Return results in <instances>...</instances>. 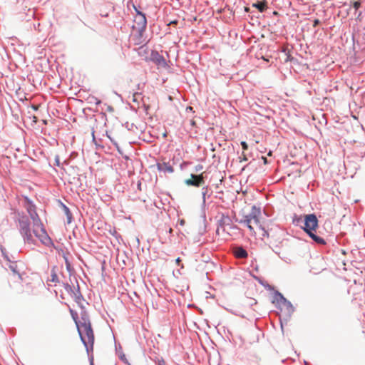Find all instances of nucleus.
<instances>
[{"label": "nucleus", "mask_w": 365, "mask_h": 365, "mask_svg": "<svg viewBox=\"0 0 365 365\" xmlns=\"http://www.w3.org/2000/svg\"><path fill=\"white\" fill-rule=\"evenodd\" d=\"M77 331L81 341L86 348L90 365H94L93 356V354H91V352L92 353L93 351L94 344V333L91 324L81 325L77 328Z\"/></svg>", "instance_id": "f257e3e1"}, {"label": "nucleus", "mask_w": 365, "mask_h": 365, "mask_svg": "<svg viewBox=\"0 0 365 365\" xmlns=\"http://www.w3.org/2000/svg\"><path fill=\"white\" fill-rule=\"evenodd\" d=\"M18 230L25 244L36 245L37 241L33 236L31 220L27 215H22L17 220Z\"/></svg>", "instance_id": "f03ea898"}, {"label": "nucleus", "mask_w": 365, "mask_h": 365, "mask_svg": "<svg viewBox=\"0 0 365 365\" xmlns=\"http://www.w3.org/2000/svg\"><path fill=\"white\" fill-rule=\"evenodd\" d=\"M272 302L273 304H276L277 307H278V306L281 304L285 307L287 319H289L295 311V308L294 307L291 302L287 299L284 297V295L277 290L274 291Z\"/></svg>", "instance_id": "7ed1b4c3"}, {"label": "nucleus", "mask_w": 365, "mask_h": 365, "mask_svg": "<svg viewBox=\"0 0 365 365\" xmlns=\"http://www.w3.org/2000/svg\"><path fill=\"white\" fill-rule=\"evenodd\" d=\"M319 227V220L314 213L304 215V225L302 229L306 232L315 231Z\"/></svg>", "instance_id": "20e7f679"}, {"label": "nucleus", "mask_w": 365, "mask_h": 365, "mask_svg": "<svg viewBox=\"0 0 365 365\" xmlns=\"http://www.w3.org/2000/svg\"><path fill=\"white\" fill-rule=\"evenodd\" d=\"M135 25L132 26L133 29H136L138 34V38H141L147 26V19L145 14L143 12L137 14L134 19Z\"/></svg>", "instance_id": "39448f33"}, {"label": "nucleus", "mask_w": 365, "mask_h": 365, "mask_svg": "<svg viewBox=\"0 0 365 365\" xmlns=\"http://www.w3.org/2000/svg\"><path fill=\"white\" fill-rule=\"evenodd\" d=\"M41 233L39 234L35 229H33L34 235L36 237H37L40 242L46 247H54V244L51 240V238L48 235L43 225L41 223Z\"/></svg>", "instance_id": "423d86ee"}, {"label": "nucleus", "mask_w": 365, "mask_h": 365, "mask_svg": "<svg viewBox=\"0 0 365 365\" xmlns=\"http://www.w3.org/2000/svg\"><path fill=\"white\" fill-rule=\"evenodd\" d=\"M149 60L154 63L158 66L163 68H167L168 66V63L163 56L160 55L156 50H152L149 56Z\"/></svg>", "instance_id": "0eeeda50"}, {"label": "nucleus", "mask_w": 365, "mask_h": 365, "mask_svg": "<svg viewBox=\"0 0 365 365\" xmlns=\"http://www.w3.org/2000/svg\"><path fill=\"white\" fill-rule=\"evenodd\" d=\"M190 179H186L185 183L188 186H194L199 187L205 184V179L203 173L201 174H191Z\"/></svg>", "instance_id": "6e6552de"}, {"label": "nucleus", "mask_w": 365, "mask_h": 365, "mask_svg": "<svg viewBox=\"0 0 365 365\" xmlns=\"http://www.w3.org/2000/svg\"><path fill=\"white\" fill-rule=\"evenodd\" d=\"M261 215V207L253 205L250 212L246 216L251 220H253L256 224L259 223V217Z\"/></svg>", "instance_id": "1a4fd4ad"}, {"label": "nucleus", "mask_w": 365, "mask_h": 365, "mask_svg": "<svg viewBox=\"0 0 365 365\" xmlns=\"http://www.w3.org/2000/svg\"><path fill=\"white\" fill-rule=\"evenodd\" d=\"M233 254L238 259H246L248 257L247 251L242 246H237L233 250Z\"/></svg>", "instance_id": "9d476101"}, {"label": "nucleus", "mask_w": 365, "mask_h": 365, "mask_svg": "<svg viewBox=\"0 0 365 365\" xmlns=\"http://www.w3.org/2000/svg\"><path fill=\"white\" fill-rule=\"evenodd\" d=\"M30 203L31 205L27 208L28 212L30 215L31 218L33 220L34 225H37V222H39L41 225V222L35 210V205H33L31 202H30Z\"/></svg>", "instance_id": "9b49d317"}, {"label": "nucleus", "mask_w": 365, "mask_h": 365, "mask_svg": "<svg viewBox=\"0 0 365 365\" xmlns=\"http://www.w3.org/2000/svg\"><path fill=\"white\" fill-rule=\"evenodd\" d=\"M157 168L159 171L168 172L169 173H173L174 172L173 167L170 164V163L163 162L162 163H157Z\"/></svg>", "instance_id": "f8f14e48"}, {"label": "nucleus", "mask_w": 365, "mask_h": 365, "mask_svg": "<svg viewBox=\"0 0 365 365\" xmlns=\"http://www.w3.org/2000/svg\"><path fill=\"white\" fill-rule=\"evenodd\" d=\"M308 236L318 245H325L327 244L325 240L322 237L317 235L312 231L310 232L307 233Z\"/></svg>", "instance_id": "ddd939ff"}, {"label": "nucleus", "mask_w": 365, "mask_h": 365, "mask_svg": "<svg viewBox=\"0 0 365 365\" xmlns=\"http://www.w3.org/2000/svg\"><path fill=\"white\" fill-rule=\"evenodd\" d=\"M71 296L74 299L77 304H80V301H84V297L81 292L79 284H77V287L74 289L73 292Z\"/></svg>", "instance_id": "4468645a"}, {"label": "nucleus", "mask_w": 365, "mask_h": 365, "mask_svg": "<svg viewBox=\"0 0 365 365\" xmlns=\"http://www.w3.org/2000/svg\"><path fill=\"white\" fill-rule=\"evenodd\" d=\"M212 194V191L208 187V186H203L202 187V206L205 207L206 205V197H210Z\"/></svg>", "instance_id": "2eb2a0df"}, {"label": "nucleus", "mask_w": 365, "mask_h": 365, "mask_svg": "<svg viewBox=\"0 0 365 365\" xmlns=\"http://www.w3.org/2000/svg\"><path fill=\"white\" fill-rule=\"evenodd\" d=\"M91 324L90 317L87 311L81 312V320L79 327Z\"/></svg>", "instance_id": "dca6fc26"}, {"label": "nucleus", "mask_w": 365, "mask_h": 365, "mask_svg": "<svg viewBox=\"0 0 365 365\" xmlns=\"http://www.w3.org/2000/svg\"><path fill=\"white\" fill-rule=\"evenodd\" d=\"M59 202L61 204V208L63 209L65 215H66L67 223L68 224L71 223L72 220H73V216H72V213H71L69 207L68 206H66L64 203H63L62 202L59 201Z\"/></svg>", "instance_id": "f3484780"}, {"label": "nucleus", "mask_w": 365, "mask_h": 365, "mask_svg": "<svg viewBox=\"0 0 365 365\" xmlns=\"http://www.w3.org/2000/svg\"><path fill=\"white\" fill-rule=\"evenodd\" d=\"M292 224L294 226L299 227L302 229V227L304 225V216L302 215H297V214H294L292 217Z\"/></svg>", "instance_id": "a211bd4d"}, {"label": "nucleus", "mask_w": 365, "mask_h": 365, "mask_svg": "<svg viewBox=\"0 0 365 365\" xmlns=\"http://www.w3.org/2000/svg\"><path fill=\"white\" fill-rule=\"evenodd\" d=\"M252 220L250 219L247 216H244L242 219L237 220L236 219L235 221L240 224H244L250 231L254 230L253 227L250 225V222Z\"/></svg>", "instance_id": "6ab92c4d"}, {"label": "nucleus", "mask_w": 365, "mask_h": 365, "mask_svg": "<svg viewBox=\"0 0 365 365\" xmlns=\"http://www.w3.org/2000/svg\"><path fill=\"white\" fill-rule=\"evenodd\" d=\"M252 7L256 8L259 12L262 13L267 9V3L265 1H257L252 4Z\"/></svg>", "instance_id": "aec40b11"}, {"label": "nucleus", "mask_w": 365, "mask_h": 365, "mask_svg": "<svg viewBox=\"0 0 365 365\" xmlns=\"http://www.w3.org/2000/svg\"><path fill=\"white\" fill-rule=\"evenodd\" d=\"M282 53L284 56V63H287V62L295 63L297 61V59L294 58V57H292L290 55L289 52L286 51L285 49L282 51Z\"/></svg>", "instance_id": "412c9836"}, {"label": "nucleus", "mask_w": 365, "mask_h": 365, "mask_svg": "<svg viewBox=\"0 0 365 365\" xmlns=\"http://www.w3.org/2000/svg\"><path fill=\"white\" fill-rule=\"evenodd\" d=\"M10 270L14 274L19 276V278H21V274L19 272V270L18 269V266L16 264V262H11L9 266Z\"/></svg>", "instance_id": "4be33fe9"}, {"label": "nucleus", "mask_w": 365, "mask_h": 365, "mask_svg": "<svg viewBox=\"0 0 365 365\" xmlns=\"http://www.w3.org/2000/svg\"><path fill=\"white\" fill-rule=\"evenodd\" d=\"M69 312L71 313L73 320L74 321V322L76 324V327L78 328L79 327V324H80V320L78 319V313L72 309H69Z\"/></svg>", "instance_id": "5701e85b"}, {"label": "nucleus", "mask_w": 365, "mask_h": 365, "mask_svg": "<svg viewBox=\"0 0 365 365\" xmlns=\"http://www.w3.org/2000/svg\"><path fill=\"white\" fill-rule=\"evenodd\" d=\"M259 229L262 231V236L263 237H269L271 236V232H272V229H265V227L264 226H262V225H259Z\"/></svg>", "instance_id": "b1692460"}, {"label": "nucleus", "mask_w": 365, "mask_h": 365, "mask_svg": "<svg viewBox=\"0 0 365 365\" xmlns=\"http://www.w3.org/2000/svg\"><path fill=\"white\" fill-rule=\"evenodd\" d=\"M51 281L55 283L59 282L58 277L55 272V267L51 269Z\"/></svg>", "instance_id": "393cba45"}, {"label": "nucleus", "mask_w": 365, "mask_h": 365, "mask_svg": "<svg viewBox=\"0 0 365 365\" xmlns=\"http://www.w3.org/2000/svg\"><path fill=\"white\" fill-rule=\"evenodd\" d=\"M63 287H64V289L66 290V292L71 295L72 294V292H73V290L75 289V287H73L72 286H71L68 283H64L63 282Z\"/></svg>", "instance_id": "a878e982"}, {"label": "nucleus", "mask_w": 365, "mask_h": 365, "mask_svg": "<svg viewBox=\"0 0 365 365\" xmlns=\"http://www.w3.org/2000/svg\"><path fill=\"white\" fill-rule=\"evenodd\" d=\"M154 361L156 365H166V363L163 357H156L155 359H154Z\"/></svg>", "instance_id": "bb28decb"}, {"label": "nucleus", "mask_w": 365, "mask_h": 365, "mask_svg": "<svg viewBox=\"0 0 365 365\" xmlns=\"http://www.w3.org/2000/svg\"><path fill=\"white\" fill-rule=\"evenodd\" d=\"M361 1H354L352 4L353 8L356 11L361 7Z\"/></svg>", "instance_id": "cd10ccee"}, {"label": "nucleus", "mask_w": 365, "mask_h": 365, "mask_svg": "<svg viewBox=\"0 0 365 365\" xmlns=\"http://www.w3.org/2000/svg\"><path fill=\"white\" fill-rule=\"evenodd\" d=\"M92 141L95 143V145L98 147V146H100L98 143H97V140L96 139V137H95V130H94V128H92Z\"/></svg>", "instance_id": "c85d7f7f"}, {"label": "nucleus", "mask_w": 365, "mask_h": 365, "mask_svg": "<svg viewBox=\"0 0 365 365\" xmlns=\"http://www.w3.org/2000/svg\"><path fill=\"white\" fill-rule=\"evenodd\" d=\"M140 95H141V93H138V92L134 93L133 95V102H138L137 97L140 96Z\"/></svg>", "instance_id": "c756f323"}, {"label": "nucleus", "mask_w": 365, "mask_h": 365, "mask_svg": "<svg viewBox=\"0 0 365 365\" xmlns=\"http://www.w3.org/2000/svg\"><path fill=\"white\" fill-rule=\"evenodd\" d=\"M241 146L243 151L247 150L248 149V144L245 141L241 142Z\"/></svg>", "instance_id": "7c9ffc66"}, {"label": "nucleus", "mask_w": 365, "mask_h": 365, "mask_svg": "<svg viewBox=\"0 0 365 365\" xmlns=\"http://www.w3.org/2000/svg\"><path fill=\"white\" fill-rule=\"evenodd\" d=\"M143 108L146 114H148V110L150 109V106L145 103H143Z\"/></svg>", "instance_id": "2f4dec72"}, {"label": "nucleus", "mask_w": 365, "mask_h": 365, "mask_svg": "<svg viewBox=\"0 0 365 365\" xmlns=\"http://www.w3.org/2000/svg\"><path fill=\"white\" fill-rule=\"evenodd\" d=\"M320 24H321L320 20H319V19H314V21H313V26H314V27H317V26H318Z\"/></svg>", "instance_id": "473e14b6"}, {"label": "nucleus", "mask_w": 365, "mask_h": 365, "mask_svg": "<svg viewBox=\"0 0 365 365\" xmlns=\"http://www.w3.org/2000/svg\"><path fill=\"white\" fill-rule=\"evenodd\" d=\"M55 165L60 166V158L58 155L55 156Z\"/></svg>", "instance_id": "72a5a7b5"}, {"label": "nucleus", "mask_w": 365, "mask_h": 365, "mask_svg": "<svg viewBox=\"0 0 365 365\" xmlns=\"http://www.w3.org/2000/svg\"><path fill=\"white\" fill-rule=\"evenodd\" d=\"M78 307H80V309H81V312L86 311L85 306H84V305H83V304L82 303V301H80V304H78Z\"/></svg>", "instance_id": "f704fd0d"}, {"label": "nucleus", "mask_w": 365, "mask_h": 365, "mask_svg": "<svg viewBox=\"0 0 365 365\" xmlns=\"http://www.w3.org/2000/svg\"><path fill=\"white\" fill-rule=\"evenodd\" d=\"M2 251V254L4 256V258L11 263V262H13L10 257L4 252V250H1Z\"/></svg>", "instance_id": "c9c22d12"}, {"label": "nucleus", "mask_w": 365, "mask_h": 365, "mask_svg": "<svg viewBox=\"0 0 365 365\" xmlns=\"http://www.w3.org/2000/svg\"><path fill=\"white\" fill-rule=\"evenodd\" d=\"M239 158H240V163H242L243 161H247L248 160L247 156L245 154H243V157L242 158L240 157Z\"/></svg>", "instance_id": "e433bc0d"}, {"label": "nucleus", "mask_w": 365, "mask_h": 365, "mask_svg": "<svg viewBox=\"0 0 365 365\" xmlns=\"http://www.w3.org/2000/svg\"><path fill=\"white\" fill-rule=\"evenodd\" d=\"M119 358H120V359L121 361H127L126 357H125V354H120V355L119 356Z\"/></svg>", "instance_id": "4c0bfd02"}, {"label": "nucleus", "mask_w": 365, "mask_h": 365, "mask_svg": "<svg viewBox=\"0 0 365 365\" xmlns=\"http://www.w3.org/2000/svg\"><path fill=\"white\" fill-rule=\"evenodd\" d=\"M178 23V20H173V21H171L169 24H168V26H170V25H174V26H176Z\"/></svg>", "instance_id": "58836bf2"}, {"label": "nucleus", "mask_w": 365, "mask_h": 365, "mask_svg": "<svg viewBox=\"0 0 365 365\" xmlns=\"http://www.w3.org/2000/svg\"><path fill=\"white\" fill-rule=\"evenodd\" d=\"M186 111H187V112H189V111H190V112H194V110H193V108H192V106H187V107L186 108Z\"/></svg>", "instance_id": "ea45409f"}, {"label": "nucleus", "mask_w": 365, "mask_h": 365, "mask_svg": "<svg viewBox=\"0 0 365 365\" xmlns=\"http://www.w3.org/2000/svg\"><path fill=\"white\" fill-rule=\"evenodd\" d=\"M273 252L276 253L277 255H279V252H278V246H276L274 249H272Z\"/></svg>", "instance_id": "a19ab883"}, {"label": "nucleus", "mask_w": 365, "mask_h": 365, "mask_svg": "<svg viewBox=\"0 0 365 365\" xmlns=\"http://www.w3.org/2000/svg\"><path fill=\"white\" fill-rule=\"evenodd\" d=\"M225 225V222L223 220V219L219 220V225L221 226V227H223Z\"/></svg>", "instance_id": "79ce46f5"}, {"label": "nucleus", "mask_w": 365, "mask_h": 365, "mask_svg": "<svg viewBox=\"0 0 365 365\" xmlns=\"http://www.w3.org/2000/svg\"><path fill=\"white\" fill-rule=\"evenodd\" d=\"M66 269L68 272H71V264H66Z\"/></svg>", "instance_id": "37998d69"}, {"label": "nucleus", "mask_w": 365, "mask_h": 365, "mask_svg": "<svg viewBox=\"0 0 365 365\" xmlns=\"http://www.w3.org/2000/svg\"><path fill=\"white\" fill-rule=\"evenodd\" d=\"M167 232H168L170 235H173V230L171 227H170Z\"/></svg>", "instance_id": "c03bdc74"}, {"label": "nucleus", "mask_w": 365, "mask_h": 365, "mask_svg": "<svg viewBox=\"0 0 365 365\" xmlns=\"http://www.w3.org/2000/svg\"><path fill=\"white\" fill-rule=\"evenodd\" d=\"M133 8H134V9H135V12H136V14H139V12H141L140 10H138V9L136 8V6H135V5H133Z\"/></svg>", "instance_id": "a18cd8bd"}, {"label": "nucleus", "mask_w": 365, "mask_h": 365, "mask_svg": "<svg viewBox=\"0 0 365 365\" xmlns=\"http://www.w3.org/2000/svg\"><path fill=\"white\" fill-rule=\"evenodd\" d=\"M65 264H66V265L71 264L70 262L68 261V259L66 257H65Z\"/></svg>", "instance_id": "49530a36"}, {"label": "nucleus", "mask_w": 365, "mask_h": 365, "mask_svg": "<svg viewBox=\"0 0 365 365\" xmlns=\"http://www.w3.org/2000/svg\"><path fill=\"white\" fill-rule=\"evenodd\" d=\"M250 7H247V6L245 7V12H250Z\"/></svg>", "instance_id": "de8ad7c7"}, {"label": "nucleus", "mask_w": 365, "mask_h": 365, "mask_svg": "<svg viewBox=\"0 0 365 365\" xmlns=\"http://www.w3.org/2000/svg\"><path fill=\"white\" fill-rule=\"evenodd\" d=\"M137 186H138V189L140 190H141V182H138V185H137Z\"/></svg>", "instance_id": "09e8293b"}, {"label": "nucleus", "mask_w": 365, "mask_h": 365, "mask_svg": "<svg viewBox=\"0 0 365 365\" xmlns=\"http://www.w3.org/2000/svg\"><path fill=\"white\" fill-rule=\"evenodd\" d=\"M180 225L181 226L184 225H185V220H180Z\"/></svg>", "instance_id": "8fccbe9b"}, {"label": "nucleus", "mask_w": 365, "mask_h": 365, "mask_svg": "<svg viewBox=\"0 0 365 365\" xmlns=\"http://www.w3.org/2000/svg\"><path fill=\"white\" fill-rule=\"evenodd\" d=\"M201 168H202V166H201V165H197V166L196 167V171H199Z\"/></svg>", "instance_id": "3c124183"}, {"label": "nucleus", "mask_w": 365, "mask_h": 365, "mask_svg": "<svg viewBox=\"0 0 365 365\" xmlns=\"http://www.w3.org/2000/svg\"><path fill=\"white\" fill-rule=\"evenodd\" d=\"M114 145L116 146L118 150H119V146L117 143H114Z\"/></svg>", "instance_id": "603ef678"}, {"label": "nucleus", "mask_w": 365, "mask_h": 365, "mask_svg": "<svg viewBox=\"0 0 365 365\" xmlns=\"http://www.w3.org/2000/svg\"><path fill=\"white\" fill-rule=\"evenodd\" d=\"M101 103V101L100 100H98L96 102V104H100Z\"/></svg>", "instance_id": "864d4df0"}, {"label": "nucleus", "mask_w": 365, "mask_h": 365, "mask_svg": "<svg viewBox=\"0 0 365 365\" xmlns=\"http://www.w3.org/2000/svg\"><path fill=\"white\" fill-rule=\"evenodd\" d=\"M247 166V165H245V166L242 168V171L245 170V168H246Z\"/></svg>", "instance_id": "5fc2aeb1"}, {"label": "nucleus", "mask_w": 365, "mask_h": 365, "mask_svg": "<svg viewBox=\"0 0 365 365\" xmlns=\"http://www.w3.org/2000/svg\"><path fill=\"white\" fill-rule=\"evenodd\" d=\"M136 241H137L138 244L139 245L140 244V240H139V239L138 237L136 238Z\"/></svg>", "instance_id": "6e6d98bb"}, {"label": "nucleus", "mask_w": 365, "mask_h": 365, "mask_svg": "<svg viewBox=\"0 0 365 365\" xmlns=\"http://www.w3.org/2000/svg\"><path fill=\"white\" fill-rule=\"evenodd\" d=\"M166 137H167V133H165L163 134V138H166Z\"/></svg>", "instance_id": "4d7b16f0"}, {"label": "nucleus", "mask_w": 365, "mask_h": 365, "mask_svg": "<svg viewBox=\"0 0 365 365\" xmlns=\"http://www.w3.org/2000/svg\"><path fill=\"white\" fill-rule=\"evenodd\" d=\"M180 261V257H178V258L176 259V262H179Z\"/></svg>", "instance_id": "13d9d810"}, {"label": "nucleus", "mask_w": 365, "mask_h": 365, "mask_svg": "<svg viewBox=\"0 0 365 365\" xmlns=\"http://www.w3.org/2000/svg\"><path fill=\"white\" fill-rule=\"evenodd\" d=\"M216 232H217V234L219 233V229H217Z\"/></svg>", "instance_id": "bf43d9fd"}, {"label": "nucleus", "mask_w": 365, "mask_h": 365, "mask_svg": "<svg viewBox=\"0 0 365 365\" xmlns=\"http://www.w3.org/2000/svg\"><path fill=\"white\" fill-rule=\"evenodd\" d=\"M114 233H115V235H118V234H117V232H116V231H114ZM115 237H117V235H115Z\"/></svg>", "instance_id": "052dcab7"}, {"label": "nucleus", "mask_w": 365, "mask_h": 365, "mask_svg": "<svg viewBox=\"0 0 365 365\" xmlns=\"http://www.w3.org/2000/svg\"><path fill=\"white\" fill-rule=\"evenodd\" d=\"M33 108H34V110H36V109H37V108H36V107H34V106H33Z\"/></svg>", "instance_id": "680f3d73"}, {"label": "nucleus", "mask_w": 365, "mask_h": 365, "mask_svg": "<svg viewBox=\"0 0 365 365\" xmlns=\"http://www.w3.org/2000/svg\"><path fill=\"white\" fill-rule=\"evenodd\" d=\"M108 110H113L112 107L108 108Z\"/></svg>", "instance_id": "e2e57ef3"}, {"label": "nucleus", "mask_w": 365, "mask_h": 365, "mask_svg": "<svg viewBox=\"0 0 365 365\" xmlns=\"http://www.w3.org/2000/svg\"><path fill=\"white\" fill-rule=\"evenodd\" d=\"M108 110H113L112 107L108 108Z\"/></svg>", "instance_id": "0e129e2a"}, {"label": "nucleus", "mask_w": 365, "mask_h": 365, "mask_svg": "<svg viewBox=\"0 0 365 365\" xmlns=\"http://www.w3.org/2000/svg\"><path fill=\"white\" fill-rule=\"evenodd\" d=\"M129 365H131V364H129Z\"/></svg>", "instance_id": "69168bd1"}]
</instances>
